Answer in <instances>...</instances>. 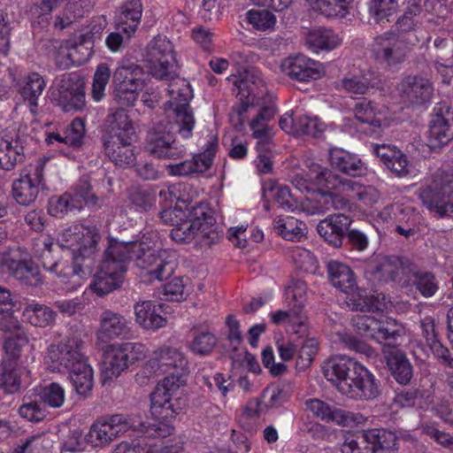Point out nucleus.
Instances as JSON below:
<instances>
[{"label": "nucleus", "instance_id": "nucleus-58", "mask_svg": "<svg viewBox=\"0 0 453 453\" xmlns=\"http://www.w3.org/2000/svg\"><path fill=\"white\" fill-rule=\"evenodd\" d=\"M295 135L318 136L323 132V124L317 117H310L305 114L296 115Z\"/></svg>", "mask_w": 453, "mask_h": 453}, {"label": "nucleus", "instance_id": "nucleus-36", "mask_svg": "<svg viewBox=\"0 0 453 453\" xmlns=\"http://www.w3.org/2000/svg\"><path fill=\"white\" fill-rule=\"evenodd\" d=\"M408 46L404 39H400L393 32H387L374 38L371 50L376 57H392L405 55Z\"/></svg>", "mask_w": 453, "mask_h": 453}, {"label": "nucleus", "instance_id": "nucleus-1", "mask_svg": "<svg viewBox=\"0 0 453 453\" xmlns=\"http://www.w3.org/2000/svg\"><path fill=\"white\" fill-rule=\"evenodd\" d=\"M158 242V235L154 232L144 234L140 240L133 242L110 238L89 288L99 296L119 288L131 261L140 269V277L144 282L168 279L175 271L176 255L165 249L156 250Z\"/></svg>", "mask_w": 453, "mask_h": 453}, {"label": "nucleus", "instance_id": "nucleus-49", "mask_svg": "<svg viewBox=\"0 0 453 453\" xmlns=\"http://www.w3.org/2000/svg\"><path fill=\"white\" fill-rule=\"evenodd\" d=\"M354 0H311L314 10L328 18H345Z\"/></svg>", "mask_w": 453, "mask_h": 453}, {"label": "nucleus", "instance_id": "nucleus-48", "mask_svg": "<svg viewBox=\"0 0 453 453\" xmlns=\"http://www.w3.org/2000/svg\"><path fill=\"white\" fill-rule=\"evenodd\" d=\"M277 233L284 239L298 242L304 235L306 225L294 217H278L273 221Z\"/></svg>", "mask_w": 453, "mask_h": 453}, {"label": "nucleus", "instance_id": "nucleus-62", "mask_svg": "<svg viewBox=\"0 0 453 453\" xmlns=\"http://www.w3.org/2000/svg\"><path fill=\"white\" fill-rule=\"evenodd\" d=\"M111 76L110 68L106 64H100L94 73L91 96L96 102H100L104 96L105 88Z\"/></svg>", "mask_w": 453, "mask_h": 453}, {"label": "nucleus", "instance_id": "nucleus-30", "mask_svg": "<svg viewBox=\"0 0 453 453\" xmlns=\"http://www.w3.org/2000/svg\"><path fill=\"white\" fill-rule=\"evenodd\" d=\"M329 160L334 168L349 176H363L367 170L365 163L357 155L343 149L330 150Z\"/></svg>", "mask_w": 453, "mask_h": 453}, {"label": "nucleus", "instance_id": "nucleus-13", "mask_svg": "<svg viewBox=\"0 0 453 453\" xmlns=\"http://www.w3.org/2000/svg\"><path fill=\"white\" fill-rule=\"evenodd\" d=\"M131 427L130 419L123 414L104 416L96 419L91 426L87 435L88 441L96 447L105 446Z\"/></svg>", "mask_w": 453, "mask_h": 453}, {"label": "nucleus", "instance_id": "nucleus-11", "mask_svg": "<svg viewBox=\"0 0 453 453\" xmlns=\"http://www.w3.org/2000/svg\"><path fill=\"white\" fill-rule=\"evenodd\" d=\"M453 140V108L446 102L437 104L431 115L427 145L437 150Z\"/></svg>", "mask_w": 453, "mask_h": 453}, {"label": "nucleus", "instance_id": "nucleus-57", "mask_svg": "<svg viewBox=\"0 0 453 453\" xmlns=\"http://www.w3.org/2000/svg\"><path fill=\"white\" fill-rule=\"evenodd\" d=\"M73 200H78L81 205V210L84 205L96 206L98 203V196L93 192L92 186L88 176L81 177L75 185L72 193Z\"/></svg>", "mask_w": 453, "mask_h": 453}, {"label": "nucleus", "instance_id": "nucleus-47", "mask_svg": "<svg viewBox=\"0 0 453 453\" xmlns=\"http://www.w3.org/2000/svg\"><path fill=\"white\" fill-rule=\"evenodd\" d=\"M146 67L149 73L159 81H171L179 76L176 58H148Z\"/></svg>", "mask_w": 453, "mask_h": 453}, {"label": "nucleus", "instance_id": "nucleus-50", "mask_svg": "<svg viewBox=\"0 0 453 453\" xmlns=\"http://www.w3.org/2000/svg\"><path fill=\"white\" fill-rule=\"evenodd\" d=\"M265 192L272 198L273 202L285 211H296L300 208V204L293 197L288 186L273 182L265 188Z\"/></svg>", "mask_w": 453, "mask_h": 453}, {"label": "nucleus", "instance_id": "nucleus-23", "mask_svg": "<svg viewBox=\"0 0 453 453\" xmlns=\"http://www.w3.org/2000/svg\"><path fill=\"white\" fill-rule=\"evenodd\" d=\"M128 332V322L124 316L108 309L101 313L96 331L98 342L107 344L125 336Z\"/></svg>", "mask_w": 453, "mask_h": 453}, {"label": "nucleus", "instance_id": "nucleus-52", "mask_svg": "<svg viewBox=\"0 0 453 453\" xmlns=\"http://www.w3.org/2000/svg\"><path fill=\"white\" fill-rule=\"evenodd\" d=\"M49 213L56 218H63L68 212L81 211V205L78 200H73L71 192H65L61 196H52L49 200Z\"/></svg>", "mask_w": 453, "mask_h": 453}, {"label": "nucleus", "instance_id": "nucleus-3", "mask_svg": "<svg viewBox=\"0 0 453 453\" xmlns=\"http://www.w3.org/2000/svg\"><path fill=\"white\" fill-rule=\"evenodd\" d=\"M306 283L296 280L286 290L287 310H278L269 314L273 324L283 326L289 334L303 338L309 334L308 317L304 312Z\"/></svg>", "mask_w": 453, "mask_h": 453}, {"label": "nucleus", "instance_id": "nucleus-17", "mask_svg": "<svg viewBox=\"0 0 453 453\" xmlns=\"http://www.w3.org/2000/svg\"><path fill=\"white\" fill-rule=\"evenodd\" d=\"M403 273V260L396 256L373 255L365 265L366 278L379 283L397 281Z\"/></svg>", "mask_w": 453, "mask_h": 453}, {"label": "nucleus", "instance_id": "nucleus-27", "mask_svg": "<svg viewBox=\"0 0 453 453\" xmlns=\"http://www.w3.org/2000/svg\"><path fill=\"white\" fill-rule=\"evenodd\" d=\"M280 69L292 80L301 82L317 80L324 73L322 65L312 58H284Z\"/></svg>", "mask_w": 453, "mask_h": 453}, {"label": "nucleus", "instance_id": "nucleus-14", "mask_svg": "<svg viewBox=\"0 0 453 453\" xmlns=\"http://www.w3.org/2000/svg\"><path fill=\"white\" fill-rule=\"evenodd\" d=\"M180 385L171 382L169 379L162 380L150 394V413L156 420H173L181 411L179 398L173 393Z\"/></svg>", "mask_w": 453, "mask_h": 453}, {"label": "nucleus", "instance_id": "nucleus-8", "mask_svg": "<svg viewBox=\"0 0 453 453\" xmlns=\"http://www.w3.org/2000/svg\"><path fill=\"white\" fill-rule=\"evenodd\" d=\"M70 247L73 250V262L82 267L88 266V276L93 266V255L101 238L96 226L78 225L70 229Z\"/></svg>", "mask_w": 453, "mask_h": 453}, {"label": "nucleus", "instance_id": "nucleus-60", "mask_svg": "<svg viewBox=\"0 0 453 453\" xmlns=\"http://www.w3.org/2000/svg\"><path fill=\"white\" fill-rule=\"evenodd\" d=\"M267 8L250 10L246 13L247 20L257 30L265 31L273 28L276 23V17Z\"/></svg>", "mask_w": 453, "mask_h": 453}, {"label": "nucleus", "instance_id": "nucleus-39", "mask_svg": "<svg viewBox=\"0 0 453 453\" xmlns=\"http://www.w3.org/2000/svg\"><path fill=\"white\" fill-rule=\"evenodd\" d=\"M161 307L151 301H143L134 305L135 319L146 329L157 330L165 326L166 319L160 314Z\"/></svg>", "mask_w": 453, "mask_h": 453}, {"label": "nucleus", "instance_id": "nucleus-26", "mask_svg": "<svg viewBox=\"0 0 453 453\" xmlns=\"http://www.w3.org/2000/svg\"><path fill=\"white\" fill-rule=\"evenodd\" d=\"M351 222L350 218L345 214H332L318 224L317 230L328 244L334 248H340Z\"/></svg>", "mask_w": 453, "mask_h": 453}, {"label": "nucleus", "instance_id": "nucleus-22", "mask_svg": "<svg viewBox=\"0 0 453 453\" xmlns=\"http://www.w3.org/2000/svg\"><path fill=\"white\" fill-rule=\"evenodd\" d=\"M25 160L24 145L21 138L6 129L0 130V168L12 171Z\"/></svg>", "mask_w": 453, "mask_h": 453}, {"label": "nucleus", "instance_id": "nucleus-46", "mask_svg": "<svg viewBox=\"0 0 453 453\" xmlns=\"http://www.w3.org/2000/svg\"><path fill=\"white\" fill-rule=\"evenodd\" d=\"M69 377L76 393L86 397L93 388V370L87 358L69 372Z\"/></svg>", "mask_w": 453, "mask_h": 453}, {"label": "nucleus", "instance_id": "nucleus-24", "mask_svg": "<svg viewBox=\"0 0 453 453\" xmlns=\"http://www.w3.org/2000/svg\"><path fill=\"white\" fill-rule=\"evenodd\" d=\"M420 6L414 0L409 4L404 13L397 19L396 26L401 32L400 39L405 40V44L414 46L420 40L425 39V31L421 27V24L418 19L420 13Z\"/></svg>", "mask_w": 453, "mask_h": 453}, {"label": "nucleus", "instance_id": "nucleus-6", "mask_svg": "<svg viewBox=\"0 0 453 453\" xmlns=\"http://www.w3.org/2000/svg\"><path fill=\"white\" fill-rule=\"evenodd\" d=\"M83 341L77 337H69L58 344H50L44 357V364L51 372H70L86 357L82 354Z\"/></svg>", "mask_w": 453, "mask_h": 453}, {"label": "nucleus", "instance_id": "nucleus-33", "mask_svg": "<svg viewBox=\"0 0 453 453\" xmlns=\"http://www.w3.org/2000/svg\"><path fill=\"white\" fill-rule=\"evenodd\" d=\"M355 118L368 127L365 131L368 135H379L381 131L382 114L378 105L371 101L363 99L354 107Z\"/></svg>", "mask_w": 453, "mask_h": 453}, {"label": "nucleus", "instance_id": "nucleus-44", "mask_svg": "<svg viewBox=\"0 0 453 453\" xmlns=\"http://www.w3.org/2000/svg\"><path fill=\"white\" fill-rule=\"evenodd\" d=\"M22 316L34 326L46 327L51 326L56 319V312L45 304L33 301L26 305Z\"/></svg>", "mask_w": 453, "mask_h": 453}, {"label": "nucleus", "instance_id": "nucleus-19", "mask_svg": "<svg viewBox=\"0 0 453 453\" xmlns=\"http://www.w3.org/2000/svg\"><path fill=\"white\" fill-rule=\"evenodd\" d=\"M371 149L385 167L395 176L405 177L411 173L412 164L407 155L396 146L386 143H372Z\"/></svg>", "mask_w": 453, "mask_h": 453}, {"label": "nucleus", "instance_id": "nucleus-15", "mask_svg": "<svg viewBox=\"0 0 453 453\" xmlns=\"http://www.w3.org/2000/svg\"><path fill=\"white\" fill-rule=\"evenodd\" d=\"M42 267L58 277L70 279V282L81 285V281L88 278V266L74 265L72 261L63 260L53 254L52 244L44 242L40 255Z\"/></svg>", "mask_w": 453, "mask_h": 453}, {"label": "nucleus", "instance_id": "nucleus-38", "mask_svg": "<svg viewBox=\"0 0 453 453\" xmlns=\"http://www.w3.org/2000/svg\"><path fill=\"white\" fill-rule=\"evenodd\" d=\"M109 355L110 360L105 363L101 374L103 385H106L113 379L118 378L131 365L120 344L111 345Z\"/></svg>", "mask_w": 453, "mask_h": 453}, {"label": "nucleus", "instance_id": "nucleus-55", "mask_svg": "<svg viewBox=\"0 0 453 453\" xmlns=\"http://www.w3.org/2000/svg\"><path fill=\"white\" fill-rule=\"evenodd\" d=\"M173 122L175 132L182 139H189L193 134V130L196 126V119L192 108L186 107L185 109L173 110Z\"/></svg>", "mask_w": 453, "mask_h": 453}, {"label": "nucleus", "instance_id": "nucleus-37", "mask_svg": "<svg viewBox=\"0 0 453 453\" xmlns=\"http://www.w3.org/2000/svg\"><path fill=\"white\" fill-rule=\"evenodd\" d=\"M133 141H102L105 156L116 165L126 166L135 161Z\"/></svg>", "mask_w": 453, "mask_h": 453}, {"label": "nucleus", "instance_id": "nucleus-7", "mask_svg": "<svg viewBox=\"0 0 453 453\" xmlns=\"http://www.w3.org/2000/svg\"><path fill=\"white\" fill-rule=\"evenodd\" d=\"M365 365L352 357L336 356L329 358L323 365V373L327 380L334 383L338 390L347 396L352 390V386L357 380L359 372Z\"/></svg>", "mask_w": 453, "mask_h": 453}, {"label": "nucleus", "instance_id": "nucleus-40", "mask_svg": "<svg viewBox=\"0 0 453 453\" xmlns=\"http://www.w3.org/2000/svg\"><path fill=\"white\" fill-rule=\"evenodd\" d=\"M349 397L360 400H372L380 394V383L365 367L359 372L357 380L352 386Z\"/></svg>", "mask_w": 453, "mask_h": 453}, {"label": "nucleus", "instance_id": "nucleus-10", "mask_svg": "<svg viewBox=\"0 0 453 453\" xmlns=\"http://www.w3.org/2000/svg\"><path fill=\"white\" fill-rule=\"evenodd\" d=\"M143 70L139 65H123L114 73V100L119 108L133 107L142 89Z\"/></svg>", "mask_w": 453, "mask_h": 453}, {"label": "nucleus", "instance_id": "nucleus-35", "mask_svg": "<svg viewBox=\"0 0 453 453\" xmlns=\"http://www.w3.org/2000/svg\"><path fill=\"white\" fill-rule=\"evenodd\" d=\"M167 93L169 100L165 104L167 110H178L189 107L193 98V90L189 82L179 76L168 84Z\"/></svg>", "mask_w": 453, "mask_h": 453}, {"label": "nucleus", "instance_id": "nucleus-41", "mask_svg": "<svg viewBox=\"0 0 453 453\" xmlns=\"http://www.w3.org/2000/svg\"><path fill=\"white\" fill-rule=\"evenodd\" d=\"M46 87L43 77L38 73H31L25 78L24 85L20 88V95L24 101L28 103L32 114L37 113L38 99Z\"/></svg>", "mask_w": 453, "mask_h": 453}, {"label": "nucleus", "instance_id": "nucleus-28", "mask_svg": "<svg viewBox=\"0 0 453 453\" xmlns=\"http://www.w3.org/2000/svg\"><path fill=\"white\" fill-rule=\"evenodd\" d=\"M141 0H126L119 7L115 17L117 29L130 37L136 31L142 15Z\"/></svg>", "mask_w": 453, "mask_h": 453}, {"label": "nucleus", "instance_id": "nucleus-2", "mask_svg": "<svg viewBox=\"0 0 453 453\" xmlns=\"http://www.w3.org/2000/svg\"><path fill=\"white\" fill-rule=\"evenodd\" d=\"M236 98L238 102L232 107L229 114L231 124L242 127L247 119L248 111L260 104V97L266 94V85L260 71L254 66H246L238 71Z\"/></svg>", "mask_w": 453, "mask_h": 453}, {"label": "nucleus", "instance_id": "nucleus-18", "mask_svg": "<svg viewBox=\"0 0 453 453\" xmlns=\"http://www.w3.org/2000/svg\"><path fill=\"white\" fill-rule=\"evenodd\" d=\"M58 104L65 112L83 110L86 104L83 79L74 73L63 79L58 88Z\"/></svg>", "mask_w": 453, "mask_h": 453}, {"label": "nucleus", "instance_id": "nucleus-43", "mask_svg": "<svg viewBox=\"0 0 453 453\" xmlns=\"http://www.w3.org/2000/svg\"><path fill=\"white\" fill-rule=\"evenodd\" d=\"M433 403V397L427 390L420 388L403 389L395 393L393 404L398 408H410L417 406L425 408Z\"/></svg>", "mask_w": 453, "mask_h": 453}, {"label": "nucleus", "instance_id": "nucleus-4", "mask_svg": "<svg viewBox=\"0 0 453 453\" xmlns=\"http://www.w3.org/2000/svg\"><path fill=\"white\" fill-rule=\"evenodd\" d=\"M188 372V362L185 355L176 348L164 346L153 351L137 377L167 373L165 379H169L174 384L183 385Z\"/></svg>", "mask_w": 453, "mask_h": 453}, {"label": "nucleus", "instance_id": "nucleus-63", "mask_svg": "<svg viewBox=\"0 0 453 453\" xmlns=\"http://www.w3.org/2000/svg\"><path fill=\"white\" fill-rule=\"evenodd\" d=\"M47 410L44 404L39 400H29L19 408L20 417L31 422L42 421L47 417Z\"/></svg>", "mask_w": 453, "mask_h": 453}, {"label": "nucleus", "instance_id": "nucleus-5", "mask_svg": "<svg viewBox=\"0 0 453 453\" xmlns=\"http://www.w3.org/2000/svg\"><path fill=\"white\" fill-rule=\"evenodd\" d=\"M47 162L48 158H39L35 164L26 165L20 170L19 178L12 181V195L19 204H33L40 192L47 188L44 178Z\"/></svg>", "mask_w": 453, "mask_h": 453}, {"label": "nucleus", "instance_id": "nucleus-54", "mask_svg": "<svg viewBox=\"0 0 453 453\" xmlns=\"http://www.w3.org/2000/svg\"><path fill=\"white\" fill-rule=\"evenodd\" d=\"M219 149L218 138L215 135H211L210 139L204 145L203 151L196 154L191 160L196 174L203 173L208 171L213 162L215 155Z\"/></svg>", "mask_w": 453, "mask_h": 453}, {"label": "nucleus", "instance_id": "nucleus-20", "mask_svg": "<svg viewBox=\"0 0 453 453\" xmlns=\"http://www.w3.org/2000/svg\"><path fill=\"white\" fill-rule=\"evenodd\" d=\"M449 187L441 180H433L421 188L418 197L422 204L439 217H444L449 211H453V203L447 200Z\"/></svg>", "mask_w": 453, "mask_h": 453}, {"label": "nucleus", "instance_id": "nucleus-45", "mask_svg": "<svg viewBox=\"0 0 453 453\" xmlns=\"http://www.w3.org/2000/svg\"><path fill=\"white\" fill-rule=\"evenodd\" d=\"M306 407L310 410L317 418L324 421H333L338 418H344L346 420L349 419L354 422L359 423L363 419V416L360 414H355L352 412H347L343 414L341 410L332 409V407L326 403L319 399H310L305 403Z\"/></svg>", "mask_w": 453, "mask_h": 453}, {"label": "nucleus", "instance_id": "nucleus-31", "mask_svg": "<svg viewBox=\"0 0 453 453\" xmlns=\"http://www.w3.org/2000/svg\"><path fill=\"white\" fill-rule=\"evenodd\" d=\"M386 360L395 380L403 386L410 384L413 377V366L405 353L394 348L386 355Z\"/></svg>", "mask_w": 453, "mask_h": 453}, {"label": "nucleus", "instance_id": "nucleus-16", "mask_svg": "<svg viewBox=\"0 0 453 453\" xmlns=\"http://www.w3.org/2000/svg\"><path fill=\"white\" fill-rule=\"evenodd\" d=\"M397 91L403 103L411 106L427 105L434 95L433 82L420 75H407L397 85Z\"/></svg>", "mask_w": 453, "mask_h": 453}, {"label": "nucleus", "instance_id": "nucleus-51", "mask_svg": "<svg viewBox=\"0 0 453 453\" xmlns=\"http://www.w3.org/2000/svg\"><path fill=\"white\" fill-rule=\"evenodd\" d=\"M218 339L214 333L207 329H194L192 341L188 344L191 352L204 357L210 355L217 346Z\"/></svg>", "mask_w": 453, "mask_h": 453}, {"label": "nucleus", "instance_id": "nucleus-53", "mask_svg": "<svg viewBox=\"0 0 453 453\" xmlns=\"http://www.w3.org/2000/svg\"><path fill=\"white\" fill-rule=\"evenodd\" d=\"M39 400L52 409L61 408L65 402V391L63 386L58 382L40 387L37 391Z\"/></svg>", "mask_w": 453, "mask_h": 453}, {"label": "nucleus", "instance_id": "nucleus-12", "mask_svg": "<svg viewBox=\"0 0 453 453\" xmlns=\"http://www.w3.org/2000/svg\"><path fill=\"white\" fill-rule=\"evenodd\" d=\"M146 150L154 157L167 160L180 159L187 152L186 147L175 139L174 134L161 124L149 132Z\"/></svg>", "mask_w": 453, "mask_h": 453}, {"label": "nucleus", "instance_id": "nucleus-21", "mask_svg": "<svg viewBox=\"0 0 453 453\" xmlns=\"http://www.w3.org/2000/svg\"><path fill=\"white\" fill-rule=\"evenodd\" d=\"M307 176L322 192H351L355 191L357 187V182L342 179L333 171L323 168L319 165H313Z\"/></svg>", "mask_w": 453, "mask_h": 453}, {"label": "nucleus", "instance_id": "nucleus-64", "mask_svg": "<svg viewBox=\"0 0 453 453\" xmlns=\"http://www.w3.org/2000/svg\"><path fill=\"white\" fill-rule=\"evenodd\" d=\"M64 133L66 145L75 149L80 148L86 134L84 121L80 118L74 119Z\"/></svg>", "mask_w": 453, "mask_h": 453}, {"label": "nucleus", "instance_id": "nucleus-29", "mask_svg": "<svg viewBox=\"0 0 453 453\" xmlns=\"http://www.w3.org/2000/svg\"><path fill=\"white\" fill-rule=\"evenodd\" d=\"M0 266L7 268L13 277L27 285H37L41 281L38 268L31 260H17L10 254H0Z\"/></svg>", "mask_w": 453, "mask_h": 453}, {"label": "nucleus", "instance_id": "nucleus-61", "mask_svg": "<svg viewBox=\"0 0 453 453\" xmlns=\"http://www.w3.org/2000/svg\"><path fill=\"white\" fill-rule=\"evenodd\" d=\"M191 222L197 223L196 228L199 231L207 230L215 222L211 210L207 203L200 202L192 207L190 211Z\"/></svg>", "mask_w": 453, "mask_h": 453}, {"label": "nucleus", "instance_id": "nucleus-42", "mask_svg": "<svg viewBox=\"0 0 453 453\" xmlns=\"http://www.w3.org/2000/svg\"><path fill=\"white\" fill-rule=\"evenodd\" d=\"M338 36L329 29L318 28L309 31L305 38V44L313 53L321 50H332L340 44Z\"/></svg>", "mask_w": 453, "mask_h": 453}, {"label": "nucleus", "instance_id": "nucleus-59", "mask_svg": "<svg viewBox=\"0 0 453 453\" xmlns=\"http://www.w3.org/2000/svg\"><path fill=\"white\" fill-rule=\"evenodd\" d=\"M329 193L319 190L307 197L304 202L300 204L303 211L309 214H321L329 211Z\"/></svg>", "mask_w": 453, "mask_h": 453}, {"label": "nucleus", "instance_id": "nucleus-9", "mask_svg": "<svg viewBox=\"0 0 453 453\" xmlns=\"http://www.w3.org/2000/svg\"><path fill=\"white\" fill-rule=\"evenodd\" d=\"M352 324L360 334L388 345L403 334V326L392 318L378 319L370 315H357Z\"/></svg>", "mask_w": 453, "mask_h": 453}, {"label": "nucleus", "instance_id": "nucleus-32", "mask_svg": "<svg viewBox=\"0 0 453 453\" xmlns=\"http://www.w3.org/2000/svg\"><path fill=\"white\" fill-rule=\"evenodd\" d=\"M326 268L328 278L334 288L345 294L352 293L356 289V276L348 265L332 260L328 262Z\"/></svg>", "mask_w": 453, "mask_h": 453}, {"label": "nucleus", "instance_id": "nucleus-25", "mask_svg": "<svg viewBox=\"0 0 453 453\" xmlns=\"http://www.w3.org/2000/svg\"><path fill=\"white\" fill-rule=\"evenodd\" d=\"M30 370L24 365L12 363V361L0 362V389L6 395L19 392L29 381Z\"/></svg>", "mask_w": 453, "mask_h": 453}, {"label": "nucleus", "instance_id": "nucleus-34", "mask_svg": "<svg viewBox=\"0 0 453 453\" xmlns=\"http://www.w3.org/2000/svg\"><path fill=\"white\" fill-rule=\"evenodd\" d=\"M365 449L371 453H395L397 450V437L395 433L383 428L365 430Z\"/></svg>", "mask_w": 453, "mask_h": 453}, {"label": "nucleus", "instance_id": "nucleus-56", "mask_svg": "<svg viewBox=\"0 0 453 453\" xmlns=\"http://www.w3.org/2000/svg\"><path fill=\"white\" fill-rule=\"evenodd\" d=\"M29 342V338L25 331L17 333L14 336L9 337L4 342V356L1 361H12L18 364L23 347Z\"/></svg>", "mask_w": 453, "mask_h": 453}]
</instances>
